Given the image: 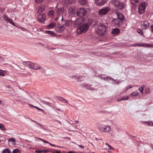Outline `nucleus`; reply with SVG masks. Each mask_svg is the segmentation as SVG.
Wrapping results in <instances>:
<instances>
[{
    "mask_svg": "<svg viewBox=\"0 0 153 153\" xmlns=\"http://www.w3.org/2000/svg\"><path fill=\"white\" fill-rule=\"evenodd\" d=\"M106 30V26L102 23L98 24L97 27L96 29V31L97 33L100 35H102Z\"/></svg>",
    "mask_w": 153,
    "mask_h": 153,
    "instance_id": "obj_1",
    "label": "nucleus"
},
{
    "mask_svg": "<svg viewBox=\"0 0 153 153\" xmlns=\"http://www.w3.org/2000/svg\"><path fill=\"white\" fill-rule=\"evenodd\" d=\"M89 27V24L87 23L81 25L76 30V32L77 35L85 33L88 30Z\"/></svg>",
    "mask_w": 153,
    "mask_h": 153,
    "instance_id": "obj_2",
    "label": "nucleus"
},
{
    "mask_svg": "<svg viewBox=\"0 0 153 153\" xmlns=\"http://www.w3.org/2000/svg\"><path fill=\"white\" fill-rule=\"evenodd\" d=\"M111 2L114 7L118 9H123L125 6L124 3L118 0H111Z\"/></svg>",
    "mask_w": 153,
    "mask_h": 153,
    "instance_id": "obj_3",
    "label": "nucleus"
},
{
    "mask_svg": "<svg viewBox=\"0 0 153 153\" xmlns=\"http://www.w3.org/2000/svg\"><path fill=\"white\" fill-rule=\"evenodd\" d=\"M147 4V3L145 2H143L140 4L138 8V12L140 14H142L144 13Z\"/></svg>",
    "mask_w": 153,
    "mask_h": 153,
    "instance_id": "obj_4",
    "label": "nucleus"
},
{
    "mask_svg": "<svg viewBox=\"0 0 153 153\" xmlns=\"http://www.w3.org/2000/svg\"><path fill=\"white\" fill-rule=\"evenodd\" d=\"M86 13L87 11L85 8H81L77 10L76 14L78 16L82 17L85 16Z\"/></svg>",
    "mask_w": 153,
    "mask_h": 153,
    "instance_id": "obj_5",
    "label": "nucleus"
},
{
    "mask_svg": "<svg viewBox=\"0 0 153 153\" xmlns=\"http://www.w3.org/2000/svg\"><path fill=\"white\" fill-rule=\"evenodd\" d=\"M84 21L82 18H79L77 19L75 21L74 23V25L75 27H80L84 23Z\"/></svg>",
    "mask_w": 153,
    "mask_h": 153,
    "instance_id": "obj_6",
    "label": "nucleus"
},
{
    "mask_svg": "<svg viewBox=\"0 0 153 153\" xmlns=\"http://www.w3.org/2000/svg\"><path fill=\"white\" fill-rule=\"evenodd\" d=\"M110 9L108 7L103 8L100 9L98 12L99 15L100 16H102L106 14L110 10Z\"/></svg>",
    "mask_w": 153,
    "mask_h": 153,
    "instance_id": "obj_7",
    "label": "nucleus"
},
{
    "mask_svg": "<svg viewBox=\"0 0 153 153\" xmlns=\"http://www.w3.org/2000/svg\"><path fill=\"white\" fill-rule=\"evenodd\" d=\"M131 46L133 47H136L137 46H138L139 47L143 46L145 47H153V45H152L151 44L145 43H143L141 44L140 43L132 44L131 45Z\"/></svg>",
    "mask_w": 153,
    "mask_h": 153,
    "instance_id": "obj_8",
    "label": "nucleus"
},
{
    "mask_svg": "<svg viewBox=\"0 0 153 153\" xmlns=\"http://www.w3.org/2000/svg\"><path fill=\"white\" fill-rule=\"evenodd\" d=\"M98 129L100 131L104 132H108L110 131L111 130V127L109 126H107L105 128L99 126L98 128Z\"/></svg>",
    "mask_w": 153,
    "mask_h": 153,
    "instance_id": "obj_9",
    "label": "nucleus"
},
{
    "mask_svg": "<svg viewBox=\"0 0 153 153\" xmlns=\"http://www.w3.org/2000/svg\"><path fill=\"white\" fill-rule=\"evenodd\" d=\"M55 8L56 9V13L58 15H62L64 12V8L63 7H58L57 5Z\"/></svg>",
    "mask_w": 153,
    "mask_h": 153,
    "instance_id": "obj_10",
    "label": "nucleus"
},
{
    "mask_svg": "<svg viewBox=\"0 0 153 153\" xmlns=\"http://www.w3.org/2000/svg\"><path fill=\"white\" fill-rule=\"evenodd\" d=\"M46 16L45 14H39L38 16L39 21L41 22L44 23L46 20Z\"/></svg>",
    "mask_w": 153,
    "mask_h": 153,
    "instance_id": "obj_11",
    "label": "nucleus"
},
{
    "mask_svg": "<svg viewBox=\"0 0 153 153\" xmlns=\"http://www.w3.org/2000/svg\"><path fill=\"white\" fill-rule=\"evenodd\" d=\"M3 18L7 22H8L13 26H15V24L13 22V20L10 18H9L6 15H4L3 16Z\"/></svg>",
    "mask_w": 153,
    "mask_h": 153,
    "instance_id": "obj_12",
    "label": "nucleus"
},
{
    "mask_svg": "<svg viewBox=\"0 0 153 153\" xmlns=\"http://www.w3.org/2000/svg\"><path fill=\"white\" fill-rule=\"evenodd\" d=\"M106 2V0H98L95 1V3L97 5L101 6L105 4Z\"/></svg>",
    "mask_w": 153,
    "mask_h": 153,
    "instance_id": "obj_13",
    "label": "nucleus"
},
{
    "mask_svg": "<svg viewBox=\"0 0 153 153\" xmlns=\"http://www.w3.org/2000/svg\"><path fill=\"white\" fill-rule=\"evenodd\" d=\"M116 14L117 16V18L119 19L121 22L123 21L125 19V18L123 14L121 13L116 12Z\"/></svg>",
    "mask_w": 153,
    "mask_h": 153,
    "instance_id": "obj_14",
    "label": "nucleus"
},
{
    "mask_svg": "<svg viewBox=\"0 0 153 153\" xmlns=\"http://www.w3.org/2000/svg\"><path fill=\"white\" fill-rule=\"evenodd\" d=\"M30 67V68L33 70H37L39 68H40L41 67L40 66L37 64H32V65Z\"/></svg>",
    "mask_w": 153,
    "mask_h": 153,
    "instance_id": "obj_15",
    "label": "nucleus"
},
{
    "mask_svg": "<svg viewBox=\"0 0 153 153\" xmlns=\"http://www.w3.org/2000/svg\"><path fill=\"white\" fill-rule=\"evenodd\" d=\"M149 23L147 21H145L143 22L142 27L143 29H146L149 27Z\"/></svg>",
    "mask_w": 153,
    "mask_h": 153,
    "instance_id": "obj_16",
    "label": "nucleus"
},
{
    "mask_svg": "<svg viewBox=\"0 0 153 153\" xmlns=\"http://www.w3.org/2000/svg\"><path fill=\"white\" fill-rule=\"evenodd\" d=\"M119 21L117 19H114L112 20V23L113 25L116 26H119Z\"/></svg>",
    "mask_w": 153,
    "mask_h": 153,
    "instance_id": "obj_17",
    "label": "nucleus"
},
{
    "mask_svg": "<svg viewBox=\"0 0 153 153\" xmlns=\"http://www.w3.org/2000/svg\"><path fill=\"white\" fill-rule=\"evenodd\" d=\"M57 99L59 100L62 101L63 103H68L69 105H70L68 103V101L66 99L61 97L59 96L57 97Z\"/></svg>",
    "mask_w": 153,
    "mask_h": 153,
    "instance_id": "obj_18",
    "label": "nucleus"
},
{
    "mask_svg": "<svg viewBox=\"0 0 153 153\" xmlns=\"http://www.w3.org/2000/svg\"><path fill=\"white\" fill-rule=\"evenodd\" d=\"M120 33V30L118 29L114 28L113 29L112 31V34L114 35H117Z\"/></svg>",
    "mask_w": 153,
    "mask_h": 153,
    "instance_id": "obj_19",
    "label": "nucleus"
},
{
    "mask_svg": "<svg viewBox=\"0 0 153 153\" xmlns=\"http://www.w3.org/2000/svg\"><path fill=\"white\" fill-rule=\"evenodd\" d=\"M23 65L27 67L30 68V67L32 65V63L29 61H25L23 62Z\"/></svg>",
    "mask_w": 153,
    "mask_h": 153,
    "instance_id": "obj_20",
    "label": "nucleus"
},
{
    "mask_svg": "<svg viewBox=\"0 0 153 153\" xmlns=\"http://www.w3.org/2000/svg\"><path fill=\"white\" fill-rule=\"evenodd\" d=\"M79 3L82 5L86 4L87 3V0H78Z\"/></svg>",
    "mask_w": 153,
    "mask_h": 153,
    "instance_id": "obj_21",
    "label": "nucleus"
},
{
    "mask_svg": "<svg viewBox=\"0 0 153 153\" xmlns=\"http://www.w3.org/2000/svg\"><path fill=\"white\" fill-rule=\"evenodd\" d=\"M55 25V23L54 22H52L47 26V27L48 29L51 28L53 27Z\"/></svg>",
    "mask_w": 153,
    "mask_h": 153,
    "instance_id": "obj_22",
    "label": "nucleus"
},
{
    "mask_svg": "<svg viewBox=\"0 0 153 153\" xmlns=\"http://www.w3.org/2000/svg\"><path fill=\"white\" fill-rule=\"evenodd\" d=\"M65 2L68 4H71L74 3L73 0H65Z\"/></svg>",
    "mask_w": 153,
    "mask_h": 153,
    "instance_id": "obj_23",
    "label": "nucleus"
},
{
    "mask_svg": "<svg viewBox=\"0 0 153 153\" xmlns=\"http://www.w3.org/2000/svg\"><path fill=\"white\" fill-rule=\"evenodd\" d=\"M11 152L9 148H7L4 150L1 153H11Z\"/></svg>",
    "mask_w": 153,
    "mask_h": 153,
    "instance_id": "obj_24",
    "label": "nucleus"
},
{
    "mask_svg": "<svg viewBox=\"0 0 153 153\" xmlns=\"http://www.w3.org/2000/svg\"><path fill=\"white\" fill-rule=\"evenodd\" d=\"M139 93L138 92H137V91H134V92H132L131 93V95L132 96L136 97L139 95Z\"/></svg>",
    "mask_w": 153,
    "mask_h": 153,
    "instance_id": "obj_25",
    "label": "nucleus"
},
{
    "mask_svg": "<svg viewBox=\"0 0 153 153\" xmlns=\"http://www.w3.org/2000/svg\"><path fill=\"white\" fill-rule=\"evenodd\" d=\"M54 10H50L48 12V14L49 15V16H51V17H53V16L54 15Z\"/></svg>",
    "mask_w": 153,
    "mask_h": 153,
    "instance_id": "obj_26",
    "label": "nucleus"
},
{
    "mask_svg": "<svg viewBox=\"0 0 153 153\" xmlns=\"http://www.w3.org/2000/svg\"><path fill=\"white\" fill-rule=\"evenodd\" d=\"M45 33L47 34H48L49 35H50L51 36L54 35V36H55V34H54V33L53 31L47 30V31H45Z\"/></svg>",
    "mask_w": 153,
    "mask_h": 153,
    "instance_id": "obj_27",
    "label": "nucleus"
},
{
    "mask_svg": "<svg viewBox=\"0 0 153 153\" xmlns=\"http://www.w3.org/2000/svg\"><path fill=\"white\" fill-rule=\"evenodd\" d=\"M0 129L3 131L7 130V129L1 123H0Z\"/></svg>",
    "mask_w": 153,
    "mask_h": 153,
    "instance_id": "obj_28",
    "label": "nucleus"
},
{
    "mask_svg": "<svg viewBox=\"0 0 153 153\" xmlns=\"http://www.w3.org/2000/svg\"><path fill=\"white\" fill-rule=\"evenodd\" d=\"M145 94H147L150 93V89H149V88H145Z\"/></svg>",
    "mask_w": 153,
    "mask_h": 153,
    "instance_id": "obj_29",
    "label": "nucleus"
},
{
    "mask_svg": "<svg viewBox=\"0 0 153 153\" xmlns=\"http://www.w3.org/2000/svg\"><path fill=\"white\" fill-rule=\"evenodd\" d=\"M12 153H21V152L20 150L18 149H16L13 150Z\"/></svg>",
    "mask_w": 153,
    "mask_h": 153,
    "instance_id": "obj_30",
    "label": "nucleus"
},
{
    "mask_svg": "<svg viewBox=\"0 0 153 153\" xmlns=\"http://www.w3.org/2000/svg\"><path fill=\"white\" fill-rule=\"evenodd\" d=\"M144 88L145 86L144 85H143L141 87L139 88L138 89L139 90L142 94L143 93V91Z\"/></svg>",
    "mask_w": 153,
    "mask_h": 153,
    "instance_id": "obj_31",
    "label": "nucleus"
},
{
    "mask_svg": "<svg viewBox=\"0 0 153 153\" xmlns=\"http://www.w3.org/2000/svg\"><path fill=\"white\" fill-rule=\"evenodd\" d=\"M128 97H124L123 98H122V99H120V100L117 99V101L119 102V101H121L123 100H128Z\"/></svg>",
    "mask_w": 153,
    "mask_h": 153,
    "instance_id": "obj_32",
    "label": "nucleus"
},
{
    "mask_svg": "<svg viewBox=\"0 0 153 153\" xmlns=\"http://www.w3.org/2000/svg\"><path fill=\"white\" fill-rule=\"evenodd\" d=\"M47 150H36L35 151V152L38 153H41L43 152H48Z\"/></svg>",
    "mask_w": 153,
    "mask_h": 153,
    "instance_id": "obj_33",
    "label": "nucleus"
},
{
    "mask_svg": "<svg viewBox=\"0 0 153 153\" xmlns=\"http://www.w3.org/2000/svg\"><path fill=\"white\" fill-rule=\"evenodd\" d=\"M137 32L141 35H143V32L142 30L140 29H138L137 30Z\"/></svg>",
    "mask_w": 153,
    "mask_h": 153,
    "instance_id": "obj_34",
    "label": "nucleus"
},
{
    "mask_svg": "<svg viewBox=\"0 0 153 153\" xmlns=\"http://www.w3.org/2000/svg\"><path fill=\"white\" fill-rule=\"evenodd\" d=\"M105 144L106 145H107V146H108V149H112V150L114 149L113 147H112L110 145H109L107 143H105Z\"/></svg>",
    "mask_w": 153,
    "mask_h": 153,
    "instance_id": "obj_35",
    "label": "nucleus"
},
{
    "mask_svg": "<svg viewBox=\"0 0 153 153\" xmlns=\"http://www.w3.org/2000/svg\"><path fill=\"white\" fill-rule=\"evenodd\" d=\"M8 141L10 142H13L16 141L15 139L13 138H10L9 139Z\"/></svg>",
    "mask_w": 153,
    "mask_h": 153,
    "instance_id": "obj_36",
    "label": "nucleus"
},
{
    "mask_svg": "<svg viewBox=\"0 0 153 153\" xmlns=\"http://www.w3.org/2000/svg\"><path fill=\"white\" fill-rule=\"evenodd\" d=\"M43 0H35L36 2L37 3H41Z\"/></svg>",
    "mask_w": 153,
    "mask_h": 153,
    "instance_id": "obj_37",
    "label": "nucleus"
},
{
    "mask_svg": "<svg viewBox=\"0 0 153 153\" xmlns=\"http://www.w3.org/2000/svg\"><path fill=\"white\" fill-rule=\"evenodd\" d=\"M108 79H109L111 80L113 82H116V80H115L112 77H109Z\"/></svg>",
    "mask_w": 153,
    "mask_h": 153,
    "instance_id": "obj_38",
    "label": "nucleus"
},
{
    "mask_svg": "<svg viewBox=\"0 0 153 153\" xmlns=\"http://www.w3.org/2000/svg\"><path fill=\"white\" fill-rule=\"evenodd\" d=\"M32 106L33 107H34V108H36L37 109H38V110H40V111H43V110L41 108H39L36 107V106H33V105H32Z\"/></svg>",
    "mask_w": 153,
    "mask_h": 153,
    "instance_id": "obj_39",
    "label": "nucleus"
},
{
    "mask_svg": "<svg viewBox=\"0 0 153 153\" xmlns=\"http://www.w3.org/2000/svg\"><path fill=\"white\" fill-rule=\"evenodd\" d=\"M43 102L45 104L48 105L50 106V103L49 102L45 101H43Z\"/></svg>",
    "mask_w": 153,
    "mask_h": 153,
    "instance_id": "obj_40",
    "label": "nucleus"
},
{
    "mask_svg": "<svg viewBox=\"0 0 153 153\" xmlns=\"http://www.w3.org/2000/svg\"><path fill=\"white\" fill-rule=\"evenodd\" d=\"M0 76H4V74L3 73L2 70H0Z\"/></svg>",
    "mask_w": 153,
    "mask_h": 153,
    "instance_id": "obj_41",
    "label": "nucleus"
},
{
    "mask_svg": "<svg viewBox=\"0 0 153 153\" xmlns=\"http://www.w3.org/2000/svg\"><path fill=\"white\" fill-rule=\"evenodd\" d=\"M78 146L80 148L83 149L84 148V146H83L82 145H78Z\"/></svg>",
    "mask_w": 153,
    "mask_h": 153,
    "instance_id": "obj_42",
    "label": "nucleus"
},
{
    "mask_svg": "<svg viewBox=\"0 0 153 153\" xmlns=\"http://www.w3.org/2000/svg\"><path fill=\"white\" fill-rule=\"evenodd\" d=\"M68 153H76V152L74 151H70L68 152Z\"/></svg>",
    "mask_w": 153,
    "mask_h": 153,
    "instance_id": "obj_43",
    "label": "nucleus"
},
{
    "mask_svg": "<svg viewBox=\"0 0 153 153\" xmlns=\"http://www.w3.org/2000/svg\"><path fill=\"white\" fill-rule=\"evenodd\" d=\"M149 125L150 126H153V123L152 122H150L149 123Z\"/></svg>",
    "mask_w": 153,
    "mask_h": 153,
    "instance_id": "obj_44",
    "label": "nucleus"
},
{
    "mask_svg": "<svg viewBox=\"0 0 153 153\" xmlns=\"http://www.w3.org/2000/svg\"><path fill=\"white\" fill-rule=\"evenodd\" d=\"M49 144L51 146H54V147H57V146L54 145V144H51V143H49Z\"/></svg>",
    "mask_w": 153,
    "mask_h": 153,
    "instance_id": "obj_45",
    "label": "nucleus"
},
{
    "mask_svg": "<svg viewBox=\"0 0 153 153\" xmlns=\"http://www.w3.org/2000/svg\"><path fill=\"white\" fill-rule=\"evenodd\" d=\"M43 142L45 143H48V144H49V143L48 142V141H47L44 140H43Z\"/></svg>",
    "mask_w": 153,
    "mask_h": 153,
    "instance_id": "obj_46",
    "label": "nucleus"
},
{
    "mask_svg": "<svg viewBox=\"0 0 153 153\" xmlns=\"http://www.w3.org/2000/svg\"><path fill=\"white\" fill-rule=\"evenodd\" d=\"M88 20H89V21H90V20L91 21V22L90 23V24H91V23H92L93 22V20L92 19H89Z\"/></svg>",
    "mask_w": 153,
    "mask_h": 153,
    "instance_id": "obj_47",
    "label": "nucleus"
},
{
    "mask_svg": "<svg viewBox=\"0 0 153 153\" xmlns=\"http://www.w3.org/2000/svg\"><path fill=\"white\" fill-rule=\"evenodd\" d=\"M132 88V86H129L127 87H126V89H128L129 88Z\"/></svg>",
    "mask_w": 153,
    "mask_h": 153,
    "instance_id": "obj_48",
    "label": "nucleus"
},
{
    "mask_svg": "<svg viewBox=\"0 0 153 153\" xmlns=\"http://www.w3.org/2000/svg\"><path fill=\"white\" fill-rule=\"evenodd\" d=\"M108 78H109V77L108 76L107 77H106L105 78H102L103 79H104L105 80L107 79H108Z\"/></svg>",
    "mask_w": 153,
    "mask_h": 153,
    "instance_id": "obj_49",
    "label": "nucleus"
},
{
    "mask_svg": "<svg viewBox=\"0 0 153 153\" xmlns=\"http://www.w3.org/2000/svg\"><path fill=\"white\" fill-rule=\"evenodd\" d=\"M56 120L57 122L59 124H61V122L59 121H58L57 120Z\"/></svg>",
    "mask_w": 153,
    "mask_h": 153,
    "instance_id": "obj_50",
    "label": "nucleus"
},
{
    "mask_svg": "<svg viewBox=\"0 0 153 153\" xmlns=\"http://www.w3.org/2000/svg\"><path fill=\"white\" fill-rule=\"evenodd\" d=\"M151 29H152V30L153 32V25H152L151 26Z\"/></svg>",
    "mask_w": 153,
    "mask_h": 153,
    "instance_id": "obj_51",
    "label": "nucleus"
},
{
    "mask_svg": "<svg viewBox=\"0 0 153 153\" xmlns=\"http://www.w3.org/2000/svg\"><path fill=\"white\" fill-rule=\"evenodd\" d=\"M38 139L40 140L41 141H43V140H44L41 138H38Z\"/></svg>",
    "mask_w": 153,
    "mask_h": 153,
    "instance_id": "obj_52",
    "label": "nucleus"
},
{
    "mask_svg": "<svg viewBox=\"0 0 153 153\" xmlns=\"http://www.w3.org/2000/svg\"><path fill=\"white\" fill-rule=\"evenodd\" d=\"M39 126L41 127L42 128L43 127V125L42 124H40V125H39Z\"/></svg>",
    "mask_w": 153,
    "mask_h": 153,
    "instance_id": "obj_53",
    "label": "nucleus"
},
{
    "mask_svg": "<svg viewBox=\"0 0 153 153\" xmlns=\"http://www.w3.org/2000/svg\"><path fill=\"white\" fill-rule=\"evenodd\" d=\"M35 123L37 124L38 125H40V123H39L38 122H35Z\"/></svg>",
    "mask_w": 153,
    "mask_h": 153,
    "instance_id": "obj_54",
    "label": "nucleus"
},
{
    "mask_svg": "<svg viewBox=\"0 0 153 153\" xmlns=\"http://www.w3.org/2000/svg\"><path fill=\"white\" fill-rule=\"evenodd\" d=\"M75 122L76 123H78L79 121H77V120H76L75 121Z\"/></svg>",
    "mask_w": 153,
    "mask_h": 153,
    "instance_id": "obj_55",
    "label": "nucleus"
},
{
    "mask_svg": "<svg viewBox=\"0 0 153 153\" xmlns=\"http://www.w3.org/2000/svg\"><path fill=\"white\" fill-rule=\"evenodd\" d=\"M66 26V25H63V26L62 27H65Z\"/></svg>",
    "mask_w": 153,
    "mask_h": 153,
    "instance_id": "obj_56",
    "label": "nucleus"
},
{
    "mask_svg": "<svg viewBox=\"0 0 153 153\" xmlns=\"http://www.w3.org/2000/svg\"><path fill=\"white\" fill-rule=\"evenodd\" d=\"M31 120L32 121V122H34L35 123V122H36L35 121V120H34L32 119H31Z\"/></svg>",
    "mask_w": 153,
    "mask_h": 153,
    "instance_id": "obj_57",
    "label": "nucleus"
},
{
    "mask_svg": "<svg viewBox=\"0 0 153 153\" xmlns=\"http://www.w3.org/2000/svg\"><path fill=\"white\" fill-rule=\"evenodd\" d=\"M56 110L59 111H61L60 110L59 108H56Z\"/></svg>",
    "mask_w": 153,
    "mask_h": 153,
    "instance_id": "obj_58",
    "label": "nucleus"
},
{
    "mask_svg": "<svg viewBox=\"0 0 153 153\" xmlns=\"http://www.w3.org/2000/svg\"><path fill=\"white\" fill-rule=\"evenodd\" d=\"M76 81H77V82H79V80H78V79H76Z\"/></svg>",
    "mask_w": 153,
    "mask_h": 153,
    "instance_id": "obj_59",
    "label": "nucleus"
},
{
    "mask_svg": "<svg viewBox=\"0 0 153 153\" xmlns=\"http://www.w3.org/2000/svg\"><path fill=\"white\" fill-rule=\"evenodd\" d=\"M94 0V2H95V1H98V0Z\"/></svg>",
    "mask_w": 153,
    "mask_h": 153,
    "instance_id": "obj_60",
    "label": "nucleus"
},
{
    "mask_svg": "<svg viewBox=\"0 0 153 153\" xmlns=\"http://www.w3.org/2000/svg\"><path fill=\"white\" fill-rule=\"evenodd\" d=\"M62 20L63 19V16H62Z\"/></svg>",
    "mask_w": 153,
    "mask_h": 153,
    "instance_id": "obj_61",
    "label": "nucleus"
},
{
    "mask_svg": "<svg viewBox=\"0 0 153 153\" xmlns=\"http://www.w3.org/2000/svg\"><path fill=\"white\" fill-rule=\"evenodd\" d=\"M1 103V100H0V104Z\"/></svg>",
    "mask_w": 153,
    "mask_h": 153,
    "instance_id": "obj_62",
    "label": "nucleus"
},
{
    "mask_svg": "<svg viewBox=\"0 0 153 153\" xmlns=\"http://www.w3.org/2000/svg\"><path fill=\"white\" fill-rule=\"evenodd\" d=\"M1 58L2 59V58L0 56V59H1Z\"/></svg>",
    "mask_w": 153,
    "mask_h": 153,
    "instance_id": "obj_63",
    "label": "nucleus"
},
{
    "mask_svg": "<svg viewBox=\"0 0 153 153\" xmlns=\"http://www.w3.org/2000/svg\"><path fill=\"white\" fill-rule=\"evenodd\" d=\"M117 83H119V81H118V82H117Z\"/></svg>",
    "mask_w": 153,
    "mask_h": 153,
    "instance_id": "obj_64",
    "label": "nucleus"
}]
</instances>
